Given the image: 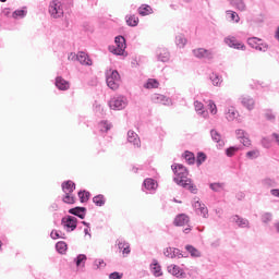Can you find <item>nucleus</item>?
Returning <instances> with one entry per match:
<instances>
[{"mask_svg":"<svg viewBox=\"0 0 279 279\" xmlns=\"http://www.w3.org/2000/svg\"><path fill=\"white\" fill-rule=\"evenodd\" d=\"M106 83L111 90H117L121 85V75L117 70H110L106 73Z\"/></svg>","mask_w":279,"mask_h":279,"instance_id":"f257e3e1","label":"nucleus"},{"mask_svg":"<svg viewBox=\"0 0 279 279\" xmlns=\"http://www.w3.org/2000/svg\"><path fill=\"white\" fill-rule=\"evenodd\" d=\"M171 169L175 175L173 180L178 179V180H182V182H186V180H189V170L186 169V167H184V165L182 163H178L177 166L172 165Z\"/></svg>","mask_w":279,"mask_h":279,"instance_id":"f03ea898","label":"nucleus"},{"mask_svg":"<svg viewBox=\"0 0 279 279\" xmlns=\"http://www.w3.org/2000/svg\"><path fill=\"white\" fill-rule=\"evenodd\" d=\"M111 110H123L128 107V98L125 96H116L109 100Z\"/></svg>","mask_w":279,"mask_h":279,"instance_id":"7ed1b4c3","label":"nucleus"},{"mask_svg":"<svg viewBox=\"0 0 279 279\" xmlns=\"http://www.w3.org/2000/svg\"><path fill=\"white\" fill-rule=\"evenodd\" d=\"M49 14L52 16V19H60L64 16V9L62 8V3L56 0L50 2Z\"/></svg>","mask_w":279,"mask_h":279,"instance_id":"20e7f679","label":"nucleus"},{"mask_svg":"<svg viewBox=\"0 0 279 279\" xmlns=\"http://www.w3.org/2000/svg\"><path fill=\"white\" fill-rule=\"evenodd\" d=\"M61 226H63L68 232H74V230L77 229V219L75 216H65L61 219Z\"/></svg>","mask_w":279,"mask_h":279,"instance_id":"39448f33","label":"nucleus"},{"mask_svg":"<svg viewBox=\"0 0 279 279\" xmlns=\"http://www.w3.org/2000/svg\"><path fill=\"white\" fill-rule=\"evenodd\" d=\"M173 182H175V184H178L179 186L186 189V191H190V193H193V195H197V185L193 184V181L191 179H186L183 182L182 180L173 179Z\"/></svg>","mask_w":279,"mask_h":279,"instance_id":"423d86ee","label":"nucleus"},{"mask_svg":"<svg viewBox=\"0 0 279 279\" xmlns=\"http://www.w3.org/2000/svg\"><path fill=\"white\" fill-rule=\"evenodd\" d=\"M193 56H195V58H198L199 60H202V58H205L206 60H213V58H215L213 51L205 48L194 49Z\"/></svg>","mask_w":279,"mask_h":279,"instance_id":"0eeeda50","label":"nucleus"},{"mask_svg":"<svg viewBox=\"0 0 279 279\" xmlns=\"http://www.w3.org/2000/svg\"><path fill=\"white\" fill-rule=\"evenodd\" d=\"M225 43L231 49H238V50H241V51H245V49H246V47L244 46L243 43H240V41L236 40V37H226Z\"/></svg>","mask_w":279,"mask_h":279,"instance_id":"6e6552de","label":"nucleus"},{"mask_svg":"<svg viewBox=\"0 0 279 279\" xmlns=\"http://www.w3.org/2000/svg\"><path fill=\"white\" fill-rule=\"evenodd\" d=\"M156 56L158 62H169L171 54L169 53V50L167 48H158L156 50Z\"/></svg>","mask_w":279,"mask_h":279,"instance_id":"1a4fd4ad","label":"nucleus"},{"mask_svg":"<svg viewBox=\"0 0 279 279\" xmlns=\"http://www.w3.org/2000/svg\"><path fill=\"white\" fill-rule=\"evenodd\" d=\"M191 218L186 214H179L173 220V225L177 227L187 226Z\"/></svg>","mask_w":279,"mask_h":279,"instance_id":"9d476101","label":"nucleus"},{"mask_svg":"<svg viewBox=\"0 0 279 279\" xmlns=\"http://www.w3.org/2000/svg\"><path fill=\"white\" fill-rule=\"evenodd\" d=\"M68 213H69V215L78 217V219H86V207L76 206L74 208L69 209Z\"/></svg>","mask_w":279,"mask_h":279,"instance_id":"9b49d317","label":"nucleus"},{"mask_svg":"<svg viewBox=\"0 0 279 279\" xmlns=\"http://www.w3.org/2000/svg\"><path fill=\"white\" fill-rule=\"evenodd\" d=\"M232 223H236L240 228H250V220L243 218L239 215H234L231 217Z\"/></svg>","mask_w":279,"mask_h":279,"instance_id":"f8f14e48","label":"nucleus"},{"mask_svg":"<svg viewBox=\"0 0 279 279\" xmlns=\"http://www.w3.org/2000/svg\"><path fill=\"white\" fill-rule=\"evenodd\" d=\"M168 271L172 276H175V278H186V272L178 265L169 266Z\"/></svg>","mask_w":279,"mask_h":279,"instance_id":"ddd939ff","label":"nucleus"},{"mask_svg":"<svg viewBox=\"0 0 279 279\" xmlns=\"http://www.w3.org/2000/svg\"><path fill=\"white\" fill-rule=\"evenodd\" d=\"M76 60L80 61V64H84L85 66H93V60L85 52H80L76 56Z\"/></svg>","mask_w":279,"mask_h":279,"instance_id":"4468645a","label":"nucleus"},{"mask_svg":"<svg viewBox=\"0 0 279 279\" xmlns=\"http://www.w3.org/2000/svg\"><path fill=\"white\" fill-rule=\"evenodd\" d=\"M54 84L59 90H69L70 88L69 82L62 78V76H57Z\"/></svg>","mask_w":279,"mask_h":279,"instance_id":"2eb2a0df","label":"nucleus"},{"mask_svg":"<svg viewBox=\"0 0 279 279\" xmlns=\"http://www.w3.org/2000/svg\"><path fill=\"white\" fill-rule=\"evenodd\" d=\"M241 104L246 108L247 110H254V98L250 96H242L241 98Z\"/></svg>","mask_w":279,"mask_h":279,"instance_id":"dca6fc26","label":"nucleus"},{"mask_svg":"<svg viewBox=\"0 0 279 279\" xmlns=\"http://www.w3.org/2000/svg\"><path fill=\"white\" fill-rule=\"evenodd\" d=\"M128 141L132 143L135 147H141V140L138 138V134L134 131L128 132Z\"/></svg>","mask_w":279,"mask_h":279,"instance_id":"f3484780","label":"nucleus"},{"mask_svg":"<svg viewBox=\"0 0 279 279\" xmlns=\"http://www.w3.org/2000/svg\"><path fill=\"white\" fill-rule=\"evenodd\" d=\"M230 5H232V8H235V10H239V12H245L246 10V5H245V1L243 0H229Z\"/></svg>","mask_w":279,"mask_h":279,"instance_id":"a211bd4d","label":"nucleus"},{"mask_svg":"<svg viewBox=\"0 0 279 279\" xmlns=\"http://www.w3.org/2000/svg\"><path fill=\"white\" fill-rule=\"evenodd\" d=\"M150 269L156 278H160V276H162V267H160L158 260L154 259L153 264H150Z\"/></svg>","mask_w":279,"mask_h":279,"instance_id":"6ab92c4d","label":"nucleus"},{"mask_svg":"<svg viewBox=\"0 0 279 279\" xmlns=\"http://www.w3.org/2000/svg\"><path fill=\"white\" fill-rule=\"evenodd\" d=\"M153 100L157 101V104H162L163 106L171 105V98H167V96L160 94H155Z\"/></svg>","mask_w":279,"mask_h":279,"instance_id":"aec40b11","label":"nucleus"},{"mask_svg":"<svg viewBox=\"0 0 279 279\" xmlns=\"http://www.w3.org/2000/svg\"><path fill=\"white\" fill-rule=\"evenodd\" d=\"M137 12L141 16H149V14H154V9H151V7L148 4H142L137 9Z\"/></svg>","mask_w":279,"mask_h":279,"instance_id":"412c9836","label":"nucleus"},{"mask_svg":"<svg viewBox=\"0 0 279 279\" xmlns=\"http://www.w3.org/2000/svg\"><path fill=\"white\" fill-rule=\"evenodd\" d=\"M63 193H73L75 191V182L68 180L61 184Z\"/></svg>","mask_w":279,"mask_h":279,"instance_id":"4be33fe9","label":"nucleus"},{"mask_svg":"<svg viewBox=\"0 0 279 279\" xmlns=\"http://www.w3.org/2000/svg\"><path fill=\"white\" fill-rule=\"evenodd\" d=\"M186 252H189L190 256H192V258H202V252H199V250H197L195 246L187 244L185 246Z\"/></svg>","mask_w":279,"mask_h":279,"instance_id":"5701e85b","label":"nucleus"},{"mask_svg":"<svg viewBox=\"0 0 279 279\" xmlns=\"http://www.w3.org/2000/svg\"><path fill=\"white\" fill-rule=\"evenodd\" d=\"M98 128H99L100 132L108 133V132H110V130H112V123L105 120L98 124Z\"/></svg>","mask_w":279,"mask_h":279,"instance_id":"b1692460","label":"nucleus"},{"mask_svg":"<svg viewBox=\"0 0 279 279\" xmlns=\"http://www.w3.org/2000/svg\"><path fill=\"white\" fill-rule=\"evenodd\" d=\"M93 203L99 207L106 206V196H104V194H98L93 197Z\"/></svg>","mask_w":279,"mask_h":279,"instance_id":"393cba45","label":"nucleus"},{"mask_svg":"<svg viewBox=\"0 0 279 279\" xmlns=\"http://www.w3.org/2000/svg\"><path fill=\"white\" fill-rule=\"evenodd\" d=\"M260 43H263L262 38H258V37L247 38V45H248V47H252V49L256 50V47H258V45H260Z\"/></svg>","mask_w":279,"mask_h":279,"instance_id":"a878e982","label":"nucleus"},{"mask_svg":"<svg viewBox=\"0 0 279 279\" xmlns=\"http://www.w3.org/2000/svg\"><path fill=\"white\" fill-rule=\"evenodd\" d=\"M114 43L117 45V47H119L122 51H125L126 49V45H125V37L119 35L114 38Z\"/></svg>","mask_w":279,"mask_h":279,"instance_id":"bb28decb","label":"nucleus"},{"mask_svg":"<svg viewBox=\"0 0 279 279\" xmlns=\"http://www.w3.org/2000/svg\"><path fill=\"white\" fill-rule=\"evenodd\" d=\"M78 197L81 204H86L90 199V192H87L86 190H81L78 192Z\"/></svg>","mask_w":279,"mask_h":279,"instance_id":"cd10ccee","label":"nucleus"},{"mask_svg":"<svg viewBox=\"0 0 279 279\" xmlns=\"http://www.w3.org/2000/svg\"><path fill=\"white\" fill-rule=\"evenodd\" d=\"M143 184H144V186H145V189L147 191H156V186H157L156 180H154V179H146V180H144Z\"/></svg>","mask_w":279,"mask_h":279,"instance_id":"c85d7f7f","label":"nucleus"},{"mask_svg":"<svg viewBox=\"0 0 279 279\" xmlns=\"http://www.w3.org/2000/svg\"><path fill=\"white\" fill-rule=\"evenodd\" d=\"M126 25H129V27H136L138 25V16L136 15H126Z\"/></svg>","mask_w":279,"mask_h":279,"instance_id":"c756f323","label":"nucleus"},{"mask_svg":"<svg viewBox=\"0 0 279 279\" xmlns=\"http://www.w3.org/2000/svg\"><path fill=\"white\" fill-rule=\"evenodd\" d=\"M56 250L59 254H66L68 245L64 241H59L56 244Z\"/></svg>","mask_w":279,"mask_h":279,"instance_id":"7c9ffc66","label":"nucleus"},{"mask_svg":"<svg viewBox=\"0 0 279 279\" xmlns=\"http://www.w3.org/2000/svg\"><path fill=\"white\" fill-rule=\"evenodd\" d=\"M210 136H211V140L214 141V143H219L221 146H223V142L221 141V134H219V132H217V130L213 129L210 131Z\"/></svg>","mask_w":279,"mask_h":279,"instance_id":"2f4dec72","label":"nucleus"},{"mask_svg":"<svg viewBox=\"0 0 279 279\" xmlns=\"http://www.w3.org/2000/svg\"><path fill=\"white\" fill-rule=\"evenodd\" d=\"M86 260H88V257H86L85 254H80L76 258H74V263L76 267H81L83 265H86Z\"/></svg>","mask_w":279,"mask_h":279,"instance_id":"473e14b6","label":"nucleus"},{"mask_svg":"<svg viewBox=\"0 0 279 279\" xmlns=\"http://www.w3.org/2000/svg\"><path fill=\"white\" fill-rule=\"evenodd\" d=\"M160 83L156 78H148V81L144 84V88H158Z\"/></svg>","mask_w":279,"mask_h":279,"instance_id":"72a5a7b5","label":"nucleus"},{"mask_svg":"<svg viewBox=\"0 0 279 279\" xmlns=\"http://www.w3.org/2000/svg\"><path fill=\"white\" fill-rule=\"evenodd\" d=\"M207 158L208 157L205 155L204 151L197 153V156H196V165H197V167H202V165H204V162H206Z\"/></svg>","mask_w":279,"mask_h":279,"instance_id":"f704fd0d","label":"nucleus"},{"mask_svg":"<svg viewBox=\"0 0 279 279\" xmlns=\"http://www.w3.org/2000/svg\"><path fill=\"white\" fill-rule=\"evenodd\" d=\"M262 185L265 189H272V186H276V181L274 179L266 178V179L262 180Z\"/></svg>","mask_w":279,"mask_h":279,"instance_id":"c9c22d12","label":"nucleus"},{"mask_svg":"<svg viewBox=\"0 0 279 279\" xmlns=\"http://www.w3.org/2000/svg\"><path fill=\"white\" fill-rule=\"evenodd\" d=\"M175 45L179 46L180 49H183V47H185L186 38L184 37V35H178L175 37Z\"/></svg>","mask_w":279,"mask_h":279,"instance_id":"e433bc0d","label":"nucleus"},{"mask_svg":"<svg viewBox=\"0 0 279 279\" xmlns=\"http://www.w3.org/2000/svg\"><path fill=\"white\" fill-rule=\"evenodd\" d=\"M12 16L13 19H25V16H27V10L25 9L15 10Z\"/></svg>","mask_w":279,"mask_h":279,"instance_id":"4c0bfd02","label":"nucleus"},{"mask_svg":"<svg viewBox=\"0 0 279 279\" xmlns=\"http://www.w3.org/2000/svg\"><path fill=\"white\" fill-rule=\"evenodd\" d=\"M184 158L189 165H195V154L186 150L184 153Z\"/></svg>","mask_w":279,"mask_h":279,"instance_id":"58836bf2","label":"nucleus"},{"mask_svg":"<svg viewBox=\"0 0 279 279\" xmlns=\"http://www.w3.org/2000/svg\"><path fill=\"white\" fill-rule=\"evenodd\" d=\"M227 16H229L230 21H233L234 23H239L241 21V17H239V13L234 11H227Z\"/></svg>","mask_w":279,"mask_h":279,"instance_id":"ea45409f","label":"nucleus"},{"mask_svg":"<svg viewBox=\"0 0 279 279\" xmlns=\"http://www.w3.org/2000/svg\"><path fill=\"white\" fill-rule=\"evenodd\" d=\"M223 183H210L209 184V189H211V191H214V193H221V191H223Z\"/></svg>","mask_w":279,"mask_h":279,"instance_id":"a19ab883","label":"nucleus"},{"mask_svg":"<svg viewBox=\"0 0 279 279\" xmlns=\"http://www.w3.org/2000/svg\"><path fill=\"white\" fill-rule=\"evenodd\" d=\"M172 258H189V254H183L180 248L173 247Z\"/></svg>","mask_w":279,"mask_h":279,"instance_id":"79ce46f5","label":"nucleus"},{"mask_svg":"<svg viewBox=\"0 0 279 279\" xmlns=\"http://www.w3.org/2000/svg\"><path fill=\"white\" fill-rule=\"evenodd\" d=\"M62 202L64 204H75V196H73L72 193H65V195L62 198Z\"/></svg>","mask_w":279,"mask_h":279,"instance_id":"37998d69","label":"nucleus"},{"mask_svg":"<svg viewBox=\"0 0 279 279\" xmlns=\"http://www.w3.org/2000/svg\"><path fill=\"white\" fill-rule=\"evenodd\" d=\"M214 86H219L221 84V77L217 73H211L209 76Z\"/></svg>","mask_w":279,"mask_h":279,"instance_id":"c03bdc74","label":"nucleus"},{"mask_svg":"<svg viewBox=\"0 0 279 279\" xmlns=\"http://www.w3.org/2000/svg\"><path fill=\"white\" fill-rule=\"evenodd\" d=\"M110 53H113V56H123L125 50H122L120 47L116 46H109Z\"/></svg>","mask_w":279,"mask_h":279,"instance_id":"a18cd8bd","label":"nucleus"},{"mask_svg":"<svg viewBox=\"0 0 279 279\" xmlns=\"http://www.w3.org/2000/svg\"><path fill=\"white\" fill-rule=\"evenodd\" d=\"M51 239L56 240V239H66L65 234L62 233V231H58V230H52L50 233Z\"/></svg>","mask_w":279,"mask_h":279,"instance_id":"49530a36","label":"nucleus"},{"mask_svg":"<svg viewBox=\"0 0 279 279\" xmlns=\"http://www.w3.org/2000/svg\"><path fill=\"white\" fill-rule=\"evenodd\" d=\"M269 50V45L265 41H259L258 47H256V51H262L263 53Z\"/></svg>","mask_w":279,"mask_h":279,"instance_id":"de8ad7c7","label":"nucleus"},{"mask_svg":"<svg viewBox=\"0 0 279 279\" xmlns=\"http://www.w3.org/2000/svg\"><path fill=\"white\" fill-rule=\"evenodd\" d=\"M198 215H202V217H204V219L208 218V207H206V205H202V207L196 211Z\"/></svg>","mask_w":279,"mask_h":279,"instance_id":"09e8293b","label":"nucleus"},{"mask_svg":"<svg viewBox=\"0 0 279 279\" xmlns=\"http://www.w3.org/2000/svg\"><path fill=\"white\" fill-rule=\"evenodd\" d=\"M235 151H239V147L230 146L229 148L226 149V156H228V158H232Z\"/></svg>","mask_w":279,"mask_h":279,"instance_id":"8fccbe9b","label":"nucleus"},{"mask_svg":"<svg viewBox=\"0 0 279 279\" xmlns=\"http://www.w3.org/2000/svg\"><path fill=\"white\" fill-rule=\"evenodd\" d=\"M239 117V112L234 111V109H229V112L227 114L228 121H234Z\"/></svg>","mask_w":279,"mask_h":279,"instance_id":"3c124183","label":"nucleus"},{"mask_svg":"<svg viewBox=\"0 0 279 279\" xmlns=\"http://www.w3.org/2000/svg\"><path fill=\"white\" fill-rule=\"evenodd\" d=\"M271 219H274V216L271 215V213H265L262 216L263 223H269V221H271Z\"/></svg>","mask_w":279,"mask_h":279,"instance_id":"603ef678","label":"nucleus"},{"mask_svg":"<svg viewBox=\"0 0 279 279\" xmlns=\"http://www.w3.org/2000/svg\"><path fill=\"white\" fill-rule=\"evenodd\" d=\"M265 118L267 121H276V114L271 110H266Z\"/></svg>","mask_w":279,"mask_h":279,"instance_id":"864d4df0","label":"nucleus"},{"mask_svg":"<svg viewBox=\"0 0 279 279\" xmlns=\"http://www.w3.org/2000/svg\"><path fill=\"white\" fill-rule=\"evenodd\" d=\"M246 158L254 160V158H258V150H251L246 153Z\"/></svg>","mask_w":279,"mask_h":279,"instance_id":"5fc2aeb1","label":"nucleus"},{"mask_svg":"<svg viewBox=\"0 0 279 279\" xmlns=\"http://www.w3.org/2000/svg\"><path fill=\"white\" fill-rule=\"evenodd\" d=\"M95 269H99L100 267H106V263L104 259H95L94 262Z\"/></svg>","mask_w":279,"mask_h":279,"instance_id":"6e6d98bb","label":"nucleus"},{"mask_svg":"<svg viewBox=\"0 0 279 279\" xmlns=\"http://www.w3.org/2000/svg\"><path fill=\"white\" fill-rule=\"evenodd\" d=\"M163 255L167 257V258H173V247H167L165 251H163Z\"/></svg>","mask_w":279,"mask_h":279,"instance_id":"4d7b16f0","label":"nucleus"},{"mask_svg":"<svg viewBox=\"0 0 279 279\" xmlns=\"http://www.w3.org/2000/svg\"><path fill=\"white\" fill-rule=\"evenodd\" d=\"M121 278H123V274H120L118 271L111 272L109 275V279H121Z\"/></svg>","mask_w":279,"mask_h":279,"instance_id":"13d9d810","label":"nucleus"},{"mask_svg":"<svg viewBox=\"0 0 279 279\" xmlns=\"http://www.w3.org/2000/svg\"><path fill=\"white\" fill-rule=\"evenodd\" d=\"M262 145H263V147H265L266 149H269V147H271V142H269V138L264 137V138L262 140Z\"/></svg>","mask_w":279,"mask_h":279,"instance_id":"bf43d9fd","label":"nucleus"},{"mask_svg":"<svg viewBox=\"0 0 279 279\" xmlns=\"http://www.w3.org/2000/svg\"><path fill=\"white\" fill-rule=\"evenodd\" d=\"M194 106H195L196 112H202V110H204V104L199 101H194Z\"/></svg>","mask_w":279,"mask_h":279,"instance_id":"052dcab7","label":"nucleus"},{"mask_svg":"<svg viewBox=\"0 0 279 279\" xmlns=\"http://www.w3.org/2000/svg\"><path fill=\"white\" fill-rule=\"evenodd\" d=\"M208 106H209L211 114H217V105H215L214 101H209Z\"/></svg>","mask_w":279,"mask_h":279,"instance_id":"680f3d73","label":"nucleus"},{"mask_svg":"<svg viewBox=\"0 0 279 279\" xmlns=\"http://www.w3.org/2000/svg\"><path fill=\"white\" fill-rule=\"evenodd\" d=\"M235 134H236L238 138H243V137H245V131H244V130L238 129V130L235 131Z\"/></svg>","mask_w":279,"mask_h":279,"instance_id":"e2e57ef3","label":"nucleus"},{"mask_svg":"<svg viewBox=\"0 0 279 279\" xmlns=\"http://www.w3.org/2000/svg\"><path fill=\"white\" fill-rule=\"evenodd\" d=\"M242 145H244V147H250L251 143H250V138L247 137H243L242 138Z\"/></svg>","mask_w":279,"mask_h":279,"instance_id":"0e129e2a","label":"nucleus"},{"mask_svg":"<svg viewBox=\"0 0 279 279\" xmlns=\"http://www.w3.org/2000/svg\"><path fill=\"white\" fill-rule=\"evenodd\" d=\"M130 243L128 242H119L118 243V247L119 250H125V247L129 245Z\"/></svg>","mask_w":279,"mask_h":279,"instance_id":"69168bd1","label":"nucleus"},{"mask_svg":"<svg viewBox=\"0 0 279 279\" xmlns=\"http://www.w3.org/2000/svg\"><path fill=\"white\" fill-rule=\"evenodd\" d=\"M204 204H202L199 201H196L193 204V208H195V210L197 211Z\"/></svg>","mask_w":279,"mask_h":279,"instance_id":"338daca9","label":"nucleus"},{"mask_svg":"<svg viewBox=\"0 0 279 279\" xmlns=\"http://www.w3.org/2000/svg\"><path fill=\"white\" fill-rule=\"evenodd\" d=\"M270 194H271L274 197H279V189H272V190H270Z\"/></svg>","mask_w":279,"mask_h":279,"instance_id":"774afa93","label":"nucleus"}]
</instances>
